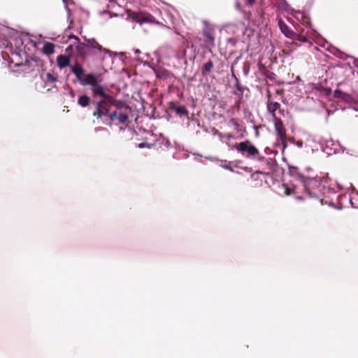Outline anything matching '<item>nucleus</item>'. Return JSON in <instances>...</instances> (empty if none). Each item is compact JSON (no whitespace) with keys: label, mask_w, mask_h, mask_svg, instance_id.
Returning a JSON list of instances; mask_svg holds the SVG:
<instances>
[{"label":"nucleus","mask_w":358,"mask_h":358,"mask_svg":"<svg viewBox=\"0 0 358 358\" xmlns=\"http://www.w3.org/2000/svg\"><path fill=\"white\" fill-rule=\"evenodd\" d=\"M128 17L134 22L142 24L144 23H156L155 17L146 11H132L127 12Z\"/></svg>","instance_id":"obj_1"},{"label":"nucleus","mask_w":358,"mask_h":358,"mask_svg":"<svg viewBox=\"0 0 358 358\" xmlns=\"http://www.w3.org/2000/svg\"><path fill=\"white\" fill-rule=\"evenodd\" d=\"M278 26L282 33L287 37L293 41H297L300 43H306L308 41L306 36L294 32L292 30L285 22L280 18L278 21Z\"/></svg>","instance_id":"obj_2"},{"label":"nucleus","mask_w":358,"mask_h":358,"mask_svg":"<svg viewBox=\"0 0 358 358\" xmlns=\"http://www.w3.org/2000/svg\"><path fill=\"white\" fill-rule=\"evenodd\" d=\"M233 149H236L238 152H241L243 155L247 154V157H255L259 154L258 149L254 146L252 143L249 141L236 143L232 147Z\"/></svg>","instance_id":"obj_3"},{"label":"nucleus","mask_w":358,"mask_h":358,"mask_svg":"<svg viewBox=\"0 0 358 358\" xmlns=\"http://www.w3.org/2000/svg\"><path fill=\"white\" fill-rule=\"evenodd\" d=\"M87 46L91 55H95L103 59L104 56L110 54V51L103 48L99 43L94 38L86 39Z\"/></svg>","instance_id":"obj_4"},{"label":"nucleus","mask_w":358,"mask_h":358,"mask_svg":"<svg viewBox=\"0 0 358 358\" xmlns=\"http://www.w3.org/2000/svg\"><path fill=\"white\" fill-rule=\"evenodd\" d=\"M273 120L275 130L277 134V139L280 141L284 148L286 146L287 133L286 129L280 118L275 117Z\"/></svg>","instance_id":"obj_5"},{"label":"nucleus","mask_w":358,"mask_h":358,"mask_svg":"<svg viewBox=\"0 0 358 358\" xmlns=\"http://www.w3.org/2000/svg\"><path fill=\"white\" fill-rule=\"evenodd\" d=\"M202 35L203 36V42L205 43V46L211 50L213 48L215 47V32L213 29L206 27L202 31Z\"/></svg>","instance_id":"obj_6"},{"label":"nucleus","mask_w":358,"mask_h":358,"mask_svg":"<svg viewBox=\"0 0 358 358\" xmlns=\"http://www.w3.org/2000/svg\"><path fill=\"white\" fill-rule=\"evenodd\" d=\"M109 109L106 106V101H99L95 103V110L92 115L97 120H101L103 117L108 116Z\"/></svg>","instance_id":"obj_7"},{"label":"nucleus","mask_w":358,"mask_h":358,"mask_svg":"<svg viewBox=\"0 0 358 358\" xmlns=\"http://www.w3.org/2000/svg\"><path fill=\"white\" fill-rule=\"evenodd\" d=\"M101 80H102L100 78V76H97L94 73H88L84 76L80 83L83 85H90L91 87H93L98 83H101Z\"/></svg>","instance_id":"obj_8"},{"label":"nucleus","mask_w":358,"mask_h":358,"mask_svg":"<svg viewBox=\"0 0 358 358\" xmlns=\"http://www.w3.org/2000/svg\"><path fill=\"white\" fill-rule=\"evenodd\" d=\"M76 49L78 55L83 59H85L88 56L91 55L87 42H79L78 45L76 46Z\"/></svg>","instance_id":"obj_9"},{"label":"nucleus","mask_w":358,"mask_h":358,"mask_svg":"<svg viewBox=\"0 0 358 358\" xmlns=\"http://www.w3.org/2000/svg\"><path fill=\"white\" fill-rule=\"evenodd\" d=\"M169 108L180 116L188 115V110L185 106H180L175 102L171 101L169 103Z\"/></svg>","instance_id":"obj_10"},{"label":"nucleus","mask_w":358,"mask_h":358,"mask_svg":"<svg viewBox=\"0 0 358 358\" xmlns=\"http://www.w3.org/2000/svg\"><path fill=\"white\" fill-rule=\"evenodd\" d=\"M57 63L60 69H64L69 65L70 58L67 55H60L57 57Z\"/></svg>","instance_id":"obj_11"},{"label":"nucleus","mask_w":358,"mask_h":358,"mask_svg":"<svg viewBox=\"0 0 358 358\" xmlns=\"http://www.w3.org/2000/svg\"><path fill=\"white\" fill-rule=\"evenodd\" d=\"M71 71L75 74V76H76L78 80H80V82L81 81V80L83 78V77L85 76L83 74L84 70H83V67L81 66V65H80V64H76V66H72Z\"/></svg>","instance_id":"obj_12"},{"label":"nucleus","mask_w":358,"mask_h":358,"mask_svg":"<svg viewBox=\"0 0 358 358\" xmlns=\"http://www.w3.org/2000/svg\"><path fill=\"white\" fill-rule=\"evenodd\" d=\"M280 107V104L276 101H268L267 103V109L272 114L273 119L277 117L275 115V111Z\"/></svg>","instance_id":"obj_13"},{"label":"nucleus","mask_w":358,"mask_h":358,"mask_svg":"<svg viewBox=\"0 0 358 358\" xmlns=\"http://www.w3.org/2000/svg\"><path fill=\"white\" fill-rule=\"evenodd\" d=\"M92 92L94 96H102L105 93L103 87L100 84V83H98L92 87Z\"/></svg>","instance_id":"obj_14"},{"label":"nucleus","mask_w":358,"mask_h":358,"mask_svg":"<svg viewBox=\"0 0 358 358\" xmlns=\"http://www.w3.org/2000/svg\"><path fill=\"white\" fill-rule=\"evenodd\" d=\"M91 99L87 95H82L78 99V103L82 107H87L90 105Z\"/></svg>","instance_id":"obj_15"},{"label":"nucleus","mask_w":358,"mask_h":358,"mask_svg":"<svg viewBox=\"0 0 358 358\" xmlns=\"http://www.w3.org/2000/svg\"><path fill=\"white\" fill-rule=\"evenodd\" d=\"M43 52L44 54H45L47 55L53 54L55 52L54 45L51 43H48V42L45 43L43 47Z\"/></svg>","instance_id":"obj_16"},{"label":"nucleus","mask_w":358,"mask_h":358,"mask_svg":"<svg viewBox=\"0 0 358 358\" xmlns=\"http://www.w3.org/2000/svg\"><path fill=\"white\" fill-rule=\"evenodd\" d=\"M214 64L213 61L208 60L207 62H206L202 67V74L205 75L208 73H210L212 69H213Z\"/></svg>","instance_id":"obj_17"},{"label":"nucleus","mask_w":358,"mask_h":358,"mask_svg":"<svg viewBox=\"0 0 358 358\" xmlns=\"http://www.w3.org/2000/svg\"><path fill=\"white\" fill-rule=\"evenodd\" d=\"M129 119V115L127 113H120L117 115V120L120 124H125Z\"/></svg>","instance_id":"obj_18"},{"label":"nucleus","mask_w":358,"mask_h":358,"mask_svg":"<svg viewBox=\"0 0 358 358\" xmlns=\"http://www.w3.org/2000/svg\"><path fill=\"white\" fill-rule=\"evenodd\" d=\"M101 97L103 98L102 101H106V106H107V103H110L112 105L116 103V99H115L112 96L106 93H104V94Z\"/></svg>","instance_id":"obj_19"},{"label":"nucleus","mask_w":358,"mask_h":358,"mask_svg":"<svg viewBox=\"0 0 358 358\" xmlns=\"http://www.w3.org/2000/svg\"><path fill=\"white\" fill-rule=\"evenodd\" d=\"M260 160H265L266 163V166H268L269 170H273L275 166V161L272 159H266L264 157L259 158Z\"/></svg>","instance_id":"obj_20"},{"label":"nucleus","mask_w":358,"mask_h":358,"mask_svg":"<svg viewBox=\"0 0 358 358\" xmlns=\"http://www.w3.org/2000/svg\"><path fill=\"white\" fill-rule=\"evenodd\" d=\"M229 122L234 127L235 129L238 132L241 131L240 129V124L238 122V120L236 118H231L229 120Z\"/></svg>","instance_id":"obj_21"},{"label":"nucleus","mask_w":358,"mask_h":358,"mask_svg":"<svg viewBox=\"0 0 358 358\" xmlns=\"http://www.w3.org/2000/svg\"><path fill=\"white\" fill-rule=\"evenodd\" d=\"M113 106L117 107V108H128L129 107L125 104L124 102L122 101H119V100H116V103H113Z\"/></svg>","instance_id":"obj_22"},{"label":"nucleus","mask_w":358,"mask_h":358,"mask_svg":"<svg viewBox=\"0 0 358 358\" xmlns=\"http://www.w3.org/2000/svg\"><path fill=\"white\" fill-rule=\"evenodd\" d=\"M117 115H118V114H117V113L116 111H113L112 113H110L108 111V117H109L110 121H114V120H117Z\"/></svg>","instance_id":"obj_23"},{"label":"nucleus","mask_w":358,"mask_h":358,"mask_svg":"<svg viewBox=\"0 0 358 358\" xmlns=\"http://www.w3.org/2000/svg\"><path fill=\"white\" fill-rule=\"evenodd\" d=\"M46 78L48 82L54 83L57 78L51 73H48L46 74Z\"/></svg>","instance_id":"obj_24"},{"label":"nucleus","mask_w":358,"mask_h":358,"mask_svg":"<svg viewBox=\"0 0 358 358\" xmlns=\"http://www.w3.org/2000/svg\"><path fill=\"white\" fill-rule=\"evenodd\" d=\"M344 96V93L339 90H336L334 91V96L336 98H343Z\"/></svg>","instance_id":"obj_25"},{"label":"nucleus","mask_w":358,"mask_h":358,"mask_svg":"<svg viewBox=\"0 0 358 358\" xmlns=\"http://www.w3.org/2000/svg\"><path fill=\"white\" fill-rule=\"evenodd\" d=\"M145 147H148V148H150V145H149L148 143H139L138 145V148H144Z\"/></svg>","instance_id":"obj_26"},{"label":"nucleus","mask_w":358,"mask_h":358,"mask_svg":"<svg viewBox=\"0 0 358 358\" xmlns=\"http://www.w3.org/2000/svg\"><path fill=\"white\" fill-rule=\"evenodd\" d=\"M73 45H69L66 48V52H71L73 50Z\"/></svg>","instance_id":"obj_27"},{"label":"nucleus","mask_w":358,"mask_h":358,"mask_svg":"<svg viewBox=\"0 0 358 358\" xmlns=\"http://www.w3.org/2000/svg\"><path fill=\"white\" fill-rule=\"evenodd\" d=\"M69 38H73V39H75V40H76V41H77L78 43L80 42V38H79L78 36H75V35H71V36H69Z\"/></svg>","instance_id":"obj_28"},{"label":"nucleus","mask_w":358,"mask_h":358,"mask_svg":"<svg viewBox=\"0 0 358 358\" xmlns=\"http://www.w3.org/2000/svg\"><path fill=\"white\" fill-rule=\"evenodd\" d=\"M302 18H303V23L305 24V23H308V19L306 17H304L303 15H302Z\"/></svg>","instance_id":"obj_29"},{"label":"nucleus","mask_w":358,"mask_h":358,"mask_svg":"<svg viewBox=\"0 0 358 358\" xmlns=\"http://www.w3.org/2000/svg\"><path fill=\"white\" fill-rule=\"evenodd\" d=\"M285 194L287 195L291 194H292V190L290 189H289V188H287L286 190H285Z\"/></svg>","instance_id":"obj_30"},{"label":"nucleus","mask_w":358,"mask_h":358,"mask_svg":"<svg viewBox=\"0 0 358 358\" xmlns=\"http://www.w3.org/2000/svg\"><path fill=\"white\" fill-rule=\"evenodd\" d=\"M255 0H247V2L250 5H252L255 3Z\"/></svg>","instance_id":"obj_31"},{"label":"nucleus","mask_w":358,"mask_h":358,"mask_svg":"<svg viewBox=\"0 0 358 358\" xmlns=\"http://www.w3.org/2000/svg\"><path fill=\"white\" fill-rule=\"evenodd\" d=\"M297 145L299 146V147H302L303 145V142L302 141H298L297 142Z\"/></svg>","instance_id":"obj_32"},{"label":"nucleus","mask_w":358,"mask_h":358,"mask_svg":"<svg viewBox=\"0 0 358 358\" xmlns=\"http://www.w3.org/2000/svg\"><path fill=\"white\" fill-rule=\"evenodd\" d=\"M299 177L301 179V174L299 175Z\"/></svg>","instance_id":"obj_33"},{"label":"nucleus","mask_w":358,"mask_h":358,"mask_svg":"<svg viewBox=\"0 0 358 358\" xmlns=\"http://www.w3.org/2000/svg\"><path fill=\"white\" fill-rule=\"evenodd\" d=\"M304 183H305V185H306L307 181H306V180H305V181H304Z\"/></svg>","instance_id":"obj_34"}]
</instances>
